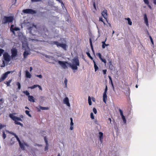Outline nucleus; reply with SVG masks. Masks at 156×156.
Returning <instances> with one entry per match:
<instances>
[{
	"mask_svg": "<svg viewBox=\"0 0 156 156\" xmlns=\"http://www.w3.org/2000/svg\"><path fill=\"white\" fill-rule=\"evenodd\" d=\"M58 62L61 66L64 69L68 68L67 65H69L71 68L73 70H77V66H79L80 62L78 58H75L73 59V64L68 62L66 61H58Z\"/></svg>",
	"mask_w": 156,
	"mask_h": 156,
	"instance_id": "1",
	"label": "nucleus"
},
{
	"mask_svg": "<svg viewBox=\"0 0 156 156\" xmlns=\"http://www.w3.org/2000/svg\"><path fill=\"white\" fill-rule=\"evenodd\" d=\"M9 117L14 121V123L15 124L20 125V126H22L23 124L18 121H23V120L21 118H23V115L20 116V117H18L16 116H14L12 114H10L9 115Z\"/></svg>",
	"mask_w": 156,
	"mask_h": 156,
	"instance_id": "2",
	"label": "nucleus"
},
{
	"mask_svg": "<svg viewBox=\"0 0 156 156\" xmlns=\"http://www.w3.org/2000/svg\"><path fill=\"white\" fill-rule=\"evenodd\" d=\"M14 20L13 16H5L2 20V24L12 23Z\"/></svg>",
	"mask_w": 156,
	"mask_h": 156,
	"instance_id": "3",
	"label": "nucleus"
},
{
	"mask_svg": "<svg viewBox=\"0 0 156 156\" xmlns=\"http://www.w3.org/2000/svg\"><path fill=\"white\" fill-rule=\"evenodd\" d=\"M52 44L56 45L57 47L58 48L61 47L65 51L67 50V48L68 46L66 44L60 43L57 41H53Z\"/></svg>",
	"mask_w": 156,
	"mask_h": 156,
	"instance_id": "4",
	"label": "nucleus"
},
{
	"mask_svg": "<svg viewBox=\"0 0 156 156\" xmlns=\"http://www.w3.org/2000/svg\"><path fill=\"white\" fill-rule=\"evenodd\" d=\"M28 30L30 33L33 36L36 35V34L37 32V26L34 24L33 25L32 27H29Z\"/></svg>",
	"mask_w": 156,
	"mask_h": 156,
	"instance_id": "5",
	"label": "nucleus"
},
{
	"mask_svg": "<svg viewBox=\"0 0 156 156\" xmlns=\"http://www.w3.org/2000/svg\"><path fill=\"white\" fill-rule=\"evenodd\" d=\"M11 58L12 60H14V58L17 56L18 54V51L17 49L16 48H13L11 50Z\"/></svg>",
	"mask_w": 156,
	"mask_h": 156,
	"instance_id": "6",
	"label": "nucleus"
},
{
	"mask_svg": "<svg viewBox=\"0 0 156 156\" xmlns=\"http://www.w3.org/2000/svg\"><path fill=\"white\" fill-rule=\"evenodd\" d=\"M13 72V71H8L3 74L1 77L0 78V82H1L4 81L5 79L7 77L9 74L11 73H12Z\"/></svg>",
	"mask_w": 156,
	"mask_h": 156,
	"instance_id": "7",
	"label": "nucleus"
},
{
	"mask_svg": "<svg viewBox=\"0 0 156 156\" xmlns=\"http://www.w3.org/2000/svg\"><path fill=\"white\" fill-rule=\"evenodd\" d=\"M23 12L24 13L34 14L37 13L36 11L31 9H23Z\"/></svg>",
	"mask_w": 156,
	"mask_h": 156,
	"instance_id": "8",
	"label": "nucleus"
},
{
	"mask_svg": "<svg viewBox=\"0 0 156 156\" xmlns=\"http://www.w3.org/2000/svg\"><path fill=\"white\" fill-rule=\"evenodd\" d=\"M3 57L5 61L8 63L12 59L11 56H10L9 54L6 52L4 54Z\"/></svg>",
	"mask_w": 156,
	"mask_h": 156,
	"instance_id": "9",
	"label": "nucleus"
},
{
	"mask_svg": "<svg viewBox=\"0 0 156 156\" xmlns=\"http://www.w3.org/2000/svg\"><path fill=\"white\" fill-rule=\"evenodd\" d=\"M101 15L108 22L107 18L108 15L107 13V10L106 9L104 10L101 12Z\"/></svg>",
	"mask_w": 156,
	"mask_h": 156,
	"instance_id": "10",
	"label": "nucleus"
},
{
	"mask_svg": "<svg viewBox=\"0 0 156 156\" xmlns=\"http://www.w3.org/2000/svg\"><path fill=\"white\" fill-rule=\"evenodd\" d=\"M119 111L120 112V115L122 116V120L123 121L124 123H126V118H125V117L124 116V115H123L122 111L120 109H119Z\"/></svg>",
	"mask_w": 156,
	"mask_h": 156,
	"instance_id": "11",
	"label": "nucleus"
},
{
	"mask_svg": "<svg viewBox=\"0 0 156 156\" xmlns=\"http://www.w3.org/2000/svg\"><path fill=\"white\" fill-rule=\"evenodd\" d=\"M99 57L100 59L105 64H106L107 62L106 60L104 58H103L101 57V55L100 53H98L96 54Z\"/></svg>",
	"mask_w": 156,
	"mask_h": 156,
	"instance_id": "12",
	"label": "nucleus"
},
{
	"mask_svg": "<svg viewBox=\"0 0 156 156\" xmlns=\"http://www.w3.org/2000/svg\"><path fill=\"white\" fill-rule=\"evenodd\" d=\"M63 102L64 103L66 104L67 106H70V105L69 102V98L68 97H66L64 99Z\"/></svg>",
	"mask_w": 156,
	"mask_h": 156,
	"instance_id": "13",
	"label": "nucleus"
},
{
	"mask_svg": "<svg viewBox=\"0 0 156 156\" xmlns=\"http://www.w3.org/2000/svg\"><path fill=\"white\" fill-rule=\"evenodd\" d=\"M107 100V94L103 93V102L105 103H106Z\"/></svg>",
	"mask_w": 156,
	"mask_h": 156,
	"instance_id": "14",
	"label": "nucleus"
},
{
	"mask_svg": "<svg viewBox=\"0 0 156 156\" xmlns=\"http://www.w3.org/2000/svg\"><path fill=\"white\" fill-rule=\"evenodd\" d=\"M144 22L146 25L148 26V19L147 17V16L146 14H145L144 15Z\"/></svg>",
	"mask_w": 156,
	"mask_h": 156,
	"instance_id": "15",
	"label": "nucleus"
},
{
	"mask_svg": "<svg viewBox=\"0 0 156 156\" xmlns=\"http://www.w3.org/2000/svg\"><path fill=\"white\" fill-rule=\"evenodd\" d=\"M108 77L109 78V79L110 80V81H109V83H111V85H112V89H113V90H114V91H115V88H114V85H113V82H112V78L111 77L109 76H108Z\"/></svg>",
	"mask_w": 156,
	"mask_h": 156,
	"instance_id": "16",
	"label": "nucleus"
},
{
	"mask_svg": "<svg viewBox=\"0 0 156 156\" xmlns=\"http://www.w3.org/2000/svg\"><path fill=\"white\" fill-rule=\"evenodd\" d=\"M28 99L29 101L33 102H35V99L34 97L31 95H30L28 96Z\"/></svg>",
	"mask_w": 156,
	"mask_h": 156,
	"instance_id": "17",
	"label": "nucleus"
},
{
	"mask_svg": "<svg viewBox=\"0 0 156 156\" xmlns=\"http://www.w3.org/2000/svg\"><path fill=\"white\" fill-rule=\"evenodd\" d=\"M99 135L100 141L101 143H102L103 141V133L101 132H99Z\"/></svg>",
	"mask_w": 156,
	"mask_h": 156,
	"instance_id": "18",
	"label": "nucleus"
},
{
	"mask_svg": "<svg viewBox=\"0 0 156 156\" xmlns=\"http://www.w3.org/2000/svg\"><path fill=\"white\" fill-rule=\"evenodd\" d=\"M70 129L71 130H73V119L72 118H70Z\"/></svg>",
	"mask_w": 156,
	"mask_h": 156,
	"instance_id": "19",
	"label": "nucleus"
},
{
	"mask_svg": "<svg viewBox=\"0 0 156 156\" xmlns=\"http://www.w3.org/2000/svg\"><path fill=\"white\" fill-rule=\"evenodd\" d=\"M12 80V79L9 80L8 81H5V82H4V83L7 85V86L10 87V83H11Z\"/></svg>",
	"mask_w": 156,
	"mask_h": 156,
	"instance_id": "20",
	"label": "nucleus"
},
{
	"mask_svg": "<svg viewBox=\"0 0 156 156\" xmlns=\"http://www.w3.org/2000/svg\"><path fill=\"white\" fill-rule=\"evenodd\" d=\"M29 54V52L27 51H24L23 53V56L24 58H26L27 57L28 55Z\"/></svg>",
	"mask_w": 156,
	"mask_h": 156,
	"instance_id": "21",
	"label": "nucleus"
},
{
	"mask_svg": "<svg viewBox=\"0 0 156 156\" xmlns=\"http://www.w3.org/2000/svg\"><path fill=\"white\" fill-rule=\"evenodd\" d=\"M93 62L94 64V69H95V71L96 72L97 71V70H98V66H97V65L96 64L95 62L93 60Z\"/></svg>",
	"mask_w": 156,
	"mask_h": 156,
	"instance_id": "22",
	"label": "nucleus"
},
{
	"mask_svg": "<svg viewBox=\"0 0 156 156\" xmlns=\"http://www.w3.org/2000/svg\"><path fill=\"white\" fill-rule=\"evenodd\" d=\"M26 77H27L29 78H30L31 76V74L28 71H27L26 72Z\"/></svg>",
	"mask_w": 156,
	"mask_h": 156,
	"instance_id": "23",
	"label": "nucleus"
},
{
	"mask_svg": "<svg viewBox=\"0 0 156 156\" xmlns=\"http://www.w3.org/2000/svg\"><path fill=\"white\" fill-rule=\"evenodd\" d=\"M19 145L20 146V147L23 150H24V146L23 144L21 142H20L19 143Z\"/></svg>",
	"mask_w": 156,
	"mask_h": 156,
	"instance_id": "24",
	"label": "nucleus"
},
{
	"mask_svg": "<svg viewBox=\"0 0 156 156\" xmlns=\"http://www.w3.org/2000/svg\"><path fill=\"white\" fill-rule=\"evenodd\" d=\"M126 19L127 20L128 22V24L129 25H130V26L132 25V22L131 21L130 18H126Z\"/></svg>",
	"mask_w": 156,
	"mask_h": 156,
	"instance_id": "25",
	"label": "nucleus"
},
{
	"mask_svg": "<svg viewBox=\"0 0 156 156\" xmlns=\"http://www.w3.org/2000/svg\"><path fill=\"white\" fill-rule=\"evenodd\" d=\"M40 108L41 110H48L49 108L48 107H45L40 106Z\"/></svg>",
	"mask_w": 156,
	"mask_h": 156,
	"instance_id": "26",
	"label": "nucleus"
},
{
	"mask_svg": "<svg viewBox=\"0 0 156 156\" xmlns=\"http://www.w3.org/2000/svg\"><path fill=\"white\" fill-rule=\"evenodd\" d=\"M88 101L89 104L90 105H92V102L90 97L89 96L88 97Z\"/></svg>",
	"mask_w": 156,
	"mask_h": 156,
	"instance_id": "27",
	"label": "nucleus"
},
{
	"mask_svg": "<svg viewBox=\"0 0 156 156\" xmlns=\"http://www.w3.org/2000/svg\"><path fill=\"white\" fill-rule=\"evenodd\" d=\"M16 85L18 86V89L20 90L21 89V85L20 83L19 82H17L16 83Z\"/></svg>",
	"mask_w": 156,
	"mask_h": 156,
	"instance_id": "28",
	"label": "nucleus"
},
{
	"mask_svg": "<svg viewBox=\"0 0 156 156\" xmlns=\"http://www.w3.org/2000/svg\"><path fill=\"white\" fill-rule=\"evenodd\" d=\"M37 85H38L37 84L34 85L31 87H29L28 88H30L31 89H32L37 87Z\"/></svg>",
	"mask_w": 156,
	"mask_h": 156,
	"instance_id": "29",
	"label": "nucleus"
},
{
	"mask_svg": "<svg viewBox=\"0 0 156 156\" xmlns=\"http://www.w3.org/2000/svg\"><path fill=\"white\" fill-rule=\"evenodd\" d=\"M23 93L25 94L26 95L28 96H30V93L27 90L24 91H23Z\"/></svg>",
	"mask_w": 156,
	"mask_h": 156,
	"instance_id": "30",
	"label": "nucleus"
},
{
	"mask_svg": "<svg viewBox=\"0 0 156 156\" xmlns=\"http://www.w3.org/2000/svg\"><path fill=\"white\" fill-rule=\"evenodd\" d=\"M25 112L27 115H28V116L30 117H31V115L30 114V112L28 110H26L25 111Z\"/></svg>",
	"mask_w": 156,
	"mask_h": 156,
	"instance_id": "31",
	"label": "nucleus"
},
{
	"mask_svg": "<svg viewBox=\"0 0 156 156\" xmlns=\"http://www.w3.org/2000/svg\"><path fill=\"white\" fill-rule=\"evenodd\" d=\"M90 45L92 51H94V50L93 48V46L92 41H91V39H90Z\"/></svg>",
	"mask_w": 156,
	"mask_h": 156,
	"instance_id": "32",
	"label": "nucleus"
},
{
	"mask_svg": "<svg viewBox=\"0 0 156 156\" xmlns=\"http://www.w3.org/2000/svg\"><path fill=\"white\" fill-rule=\"evenodd\" d=\"M130 90L129 88H128L127 90L126 91V94L127 95H129L130 94Z\"/></svg>",
	"mask_w": 156,
	"mask_h": 156,
	"instance_id": "33",
	"label": "nucleus"
},
{
	"mask_svg": "<svg viewBox=\"0 0 156 156\" xmlns=\"http://www.w3.org/2000/svg\"><path fill=\"white\" fill-rule=\"evenodd\" d=\"M5 51L4 50L2 49H0V57H1L2 54Z\"/></svg>",
	"mask_w": 156,
	"mask_h": 156,
	"instance_id": "34",
	"label": "nucleus"
},
{
	"mask_svg": "<svg viewBox=\"0 0 156 156\" xmlns=\"http://www.w3.org/2000/svg\"><path fill=\"white\" fill-rule=\"evenodd\" d=\"M106 40H105V41H103L101 42L102 43V47L103 48H105V41H106Z\"/></svg>",
	"mask_w": 156,
	"mask_h": 156,
	"instance_id": "35",
	"label": "nucleus"
},
{
	"mask_svg": "<svg viewBox=\"0 0 156 156\" xmlns=\"http://www.w3.org/2000/svg\"><path fill=\"white\" fill-rule=\"evenodd\" d=\"M67 79L65 78V80H64V83L65 84V86L66 87H67Z\"/></svg>",
	"mask_w": 156,
	"mask_h": 156,
	"instance_id": "36",
	"label": "nucleus"
},
{
	"mask_svg": "<svg viewBox=\"0 0 156 156\" xmlns=\"http://www.w3.org/2000/svg\"><path fill=\"white\" fill-rule=\"evenodd\" d=\"M14 135L15 136V137L16 138L18 142L19 143L20 142V141L19 138L18 137V136L15 134H14Z\"/></svg>",
	"mask_w": 156,
	"mask_h": 156,
	"instance_id": "37",
	"label": "nucleus"
},
{
	"mask_svg": "<svg viewBox=\"0 0 156 156\" xmlns=\"http://www.w3.org/2000/svg\"><path fill=\"white\" fill-rule=\"evenodd\" d=\"M87 56L89 57V58L91 59L92 60L93 59V58L91 56L90 54L88 52H87Z\"/></svg>",
	"mask_w": 156,
	"mask_h": 156,
	"instance_id": "38",
	"label": "nucleus"
},
{
	"mask_svg": "<svg viewBox=\"0 0 156 156\" xmlns=\"http://www.w3.org/2000/svg\"><path fill=\"white\" fill-rule=\"evenodd\" d=\"M2 133H3L2 137H3V139H5V138L6 137V134L5 133L4 131H3L2 132Z\"/></svg>",
	"mask_w": 156,
	"mask_h": 156,
	"instance_id": "39",
	"label": "nucleus"
},
{
	"mask_svg": "<svg viewBox=\"0 0 156 156\" xmlns=\"http://www.w3.org/2000/svg\"><path fill=\"white\" fill-rule=\"evenodd\" d=\"M13 25H12L11 26V27L10 28L11 31L12 32L13 34H15V32L14 31V30L12 28V27H13Z\"/></svg>",
	"mask_w": 156,
	"mask_h": 156,
	"instance_id": "40",
	"label": "nucleus"
},
{
	"mask_svg": "<svg viewBox=\"0 0 156 156\" xmlns=\"http://www.w3.org/2000/svg\"><path fill=\"white\" fill-rule=\"evenodd\" d=\"M90 118H91V119H94V117L93 113L91 112L90 113Z\"/></svg>",
	"mask_w": 156,
	"mask_h": 156,
	"instance_id": "41",
	"label": "nucleus"
},
{
	"mask_svg": "<svg viewBox=\"0 0 156 156\" xmlns=\"http://www.w3.org/2000/svg\"><path fill=\"white\" fill-rule=\"evenodd\" d=\"M108 90V87L107 86H106L105 88V89L104 92L103 93L107 94Z\"/></svg>",
	"mask_w": 156,
	"mask_h": 156,
	"instance_id": "42",
	"label": "nucleus"
},
{
	"mask_svg": "<svg viewBox=\"0 0 156 156\" xmlns=\"http://www.w3.org/2000/svg\"><path fill=\"white\" fill-rule=\"evenodd\" d=\"M144 2L146 5H148L149 4V2L148 0H143Z\"/></svg>",
	"mask_w": 156,
	"mask_h": 156,
	"instance_id": "43",
	"label": "nucleus"
},
{
	"mask_svg": "<svg viewBox=\"0 0 156 156\" xmlns=\"http://www.w3.org/2000/svg\"><path fill=\"white\" fill-rule=\"evenodd\" d=\"M93 6H94V8L95 9H96V4H95V1H94L93 2Z\"/></svg>",
	"mask_w": 156,
	"mask_h": 156,
	"instance_id": "44",
	"label": "nucleus"
},
{
	"mask_svg": "<svg viewBox=\"0 0 156 156\" xmlns=\"http://www.w3.org/2000/svg\"><path fill=\"white\" fill-rule=\"evenodd\" d=\"M48 149V144H46V145L45 147V148H44V151H46Z\"/></svg>",
	"mask_w": 156,
	"mask_h": 156,
	"instance_id": "45",
	"label": "nucleus"
},
{
	"mask_svg": "<svg viewBox=\"0 0 156 156\" xmlns=\"http://www.w3.org/2000/svg\"><path fill=\"white\" fill-rule=\"evenodd\" d=\"M99 20L103 22V23L105 25V24L104 22L103 21V19L102 17H101L99 18Z\"/></svg>",
	"mask_w": 156,
	"mask_h": 156,
	"instance_id": "46",
	"label": "nucleus"
},
{
	"mask_svg": "<svg viewBox=\"0 0 156 156\" xmlns=\"http://www.w3.org/2000/svg\"><path fill=\"white\" fill-rule=\"evenodd\" d=\"M44 140L46 144H48V141H47V139L46 136H45L44 137Z\"/></svg>",
	"mask_w": 156,
	"mask_h": 156,
	"instance_id": "47",
	"label": "nucleus"
},
{
	"mask_svg": "<svg viewBox=\"0 0 156 156\" xmlns=\"http://www.w3.org/2000/svg\"><path fill=\"white\" fill-rule=\"evenodd\" d=\"M5 126V125H2L0 123V129Z\"/></svg>",
	"mask_w": 156,
	"mask_h": 156,
	"instance_id": "48",
	"label": "nucleus"
},
{
	"mask_svg": "<svg viewBox=\"0 0 156 156\" xmlns=\"http://www.w3.org/2000/svg\"><path fill=\"white\" fill-rule=\"evenodd\" d=\"M93 111L94 114H96L97 113V111L96 109L95 108H93Z\"/></svg>",
	"mask_w": 156,
	"mask_h": 156,
	"instance_id": "49",
	"label": "nucleus"
},
{
	"mask_svg": "<svg viewBox=\"0 0 156 156\" xmlns=\"http://www.w3.org/2000/svg\"><path fill=\"white\" fill-rule=\"evenodd\" d=\"M14 30L18 31L20 30L19 28L18 27H15L14 28H12Z\"/></svg>",
	"mask_w": 156,
	"mask_h": 156,
	"instance_id": "50",
	"label": "nucleus"
},
{
	"mask_svg": "<svg viewBox=\"0 0 156 156\" xmlns=\"http://www.w3.org/2000/svg\"><path fill=\"white\" fill-rule=\"evenodd\" d=\"M36 76L40 78H41L42 77V76L41 75H36Z\"/></svg>",
	"mask_w": 156,
	"mask_h": 156,
	"instance_id": "51",
	"label": "nucleus"
},
{
	"mask_svg": "<svg viewBox=\"0 0 156 156\" xmlns=\"http://www.w3.org/2000/svg\"><path fill=\"white\" fill-rule=\"evenodd\" d=\"M106 72H107V70L106 69L103 70V74H104V75H105L106 74Z\"/></svg>",
	"mask_w": 156,
	"mask_h": 156,
	"instance_id": "52",
	"label": "nucleus"
},
{
	"mask_svg": "<svg viewBox=\"0 0 156 156\" xmlns=\"http://www.w3.org/2000/svg\"><path fill=\"white\" fill-rule=\"evenodd\" d=\"M61 6L63 8V7H64V4L63 2H61Z\"/></svg>",
	"mask_w": 156,
	"mask_h": 156,
	"instance_id": "53",
	"label": "nucleus"
},
{
	"mask_svg": "<svg viewBox=\"0 0 156 156\" xmlns=\"http://www.w3.org/2000/svg\"><path fill=\"white\" fill-rule=\"evenodd\" d=\"M37 87H38V88L40 90H42V87H41L40 86L38 85Z\"/></svg>",
	"mask_w": 156,
	"mask_h": 156,
	"instance_id": "54",
	"label": "nucleus"
},
{
	"mask_svg": "<svg viewBox=\"0 0 156 156\" xmlns=\"http://www.w3.org/2000/svg\"><path fill=\"white\" fill-rule=\"evenodd\" d=\"M92 100L93 101L95 102V98H94V97L92 98Z\"/></svg>",
	"mask_w": 156,
	"mask_h": 156,
	"instance_id": "55",
	"label": "nucleus"
},
{
	"mask_svg": "<svg viewBox=\"0 0 156 156\" xmlns=\"http://www.w3.org/2000/svg\"><path fill=\"white\" fill-rule=\"evenodd\" d=\"M153 3L155 5L156 4V0H153Z\"/></svg>",
	"mask_w": 156,
	"mask_h": 156,
	"instance_id": "56",
	"label": "nucleus"
},
{
	"mask_svg": "<svg viewBox=\"0 0 156 156\" xmlns=\"http://www.w3.org/2000/svg\"><path fill=\"white\" fill-rule=\"evenodd\" d=\"M108 120L110 121V123H111V119L110 118H109L108 119Z\"/></svg>",
	"mask_w": 156,
	"mask_h": 156,
	"instance_id": "57",
	"label": "nucleus"
},
{
	"mask_svg": "<svg viewBox=\"0 0 156 156\" xmlns=\"http://www.w3.org/2000/svg\"><path fill=\"white\" fill-rule=\"evenodd\" d=\"M151 41L153 44H154V42L153 40V39L150 40Z\"/></svg>",
	"mask_w": 156,
	"mask_h": 156,
	"instance_id": "58",
	"label": "nucleus"
},
{
	"mask_svg": "<svg viewBox=\"0 0 156 156\" xmlns=\"http://www.w3.org/2000/svg\"><path fill=\"white\" fill-rule=\"evenodd\" d=\"M148 5V7H149L150 9H151V6L150 5H149V4L148 5Z\"/></svg>",
	"mask_w": 156,
	"mask_h": 156,
	"instance_id": "59",
	"label": "nucleus"
},
{
	"mask_svg": "<svg viewBox=\"0 0 156 156\" xmlns=\"http://www.w3.org/2000/svg\"><path fill=\"white\" fill-rule=\"evenodd\" d=\"M31 40H32V41H38V40H37V39L35 40V39H31Z\"/></svg>",
	"mask_w": 156,
	"mask_h": 156,
	"instance_id": "60",
	"label": "nucleus"
},
{
	"mask_svg": "<svg viewBox=\"0 0 156 156\" xmlns=\"http://www.w3.org/2000/svg\"><path fill=\"white\" fill-rule=\"evenodd\" d=\"M57 0L60 3H61V2H62V1L61 0Z\"/></svg>",
	"mask_w": 156,
	"mask_h": 156,
	"instance_id": "61",
	"label": "nucleus"
},
{
	"mask_svg": "<svg viewBox=\"0 0 156 156\" xmlns=\"http://www.w3.org/2000/svg\"><path fill=\"white\" fill-rule=\"evenodd\" d=\"M44 27V30H47V29L46 28V27Z\"/></svg>",
	"mask_w": 156,
	"mask_h": 156,
	"instance_id": "62",
	"label": "nucleus"
},
{
	"mask_svg": "<svg viewBox=\"0 0 156 156\" xmlns=\"http://www.w3.org/2000/svg\"><path fill=\"white\" fill-rule=\"evenodd\" d=\"M108 45H109V44H105V46H108Z\"/></svg>",
	"mask_w": 156,
	"mask_h": 156,
	"instance_id": "63",
	"label": "nucleus"
},
{
	"mask_svg": "<svg viewBox=\"0 0 156 156\" xmlns=\"http://www.w3.org/2000/svg\"><path fill=\"white\" fill-rule=\"evenodd\" d=\"M32 70V67H30V71H31Z\"/></svg>",
	"mask_w": 156,
	"mask_h": 156,
	"instance_id": "64",
	"label": "nucleus"
}]
</instances>
